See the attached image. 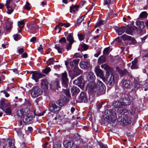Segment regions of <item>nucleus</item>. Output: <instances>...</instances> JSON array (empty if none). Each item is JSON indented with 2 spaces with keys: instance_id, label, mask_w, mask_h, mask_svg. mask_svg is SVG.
<instances>
[{
  "instance_id": "obj_1",
  "label": "nucleus",
  "mask_w": 148,
  "mask_h": 148,
  "mask_svg": "<svg viewBox=\"0 0 148 148\" xmlns=\"http://www.w3.org/2000/svg\"><path fill=\"white\" fill-rule=\"evenodd\" d=\"M103 117L104 120L110 124H114L117 119L116 112L112 109L106 110Z\"/></svg>"
},
{
  "instance_id": "obj_2",
  "label": "nucleus",
  "mask_w": 148,
  "mask_h": 148,
  "mask_svg": "<svg viewBox=\"0 0 148 148\" xmlns=\"http://www.w3.org/2000/svg\"><path fill=\"white\" fill-rule=\"evenodd\" d=\"M97 85H96L94 82L90 85L89 84V88L95 92H99L104 90L106 87L105 85L101 81L97 80Z\"/></svg>"
},
{
  "instance_id": "obj_3",
  "label": "nucleus",
  "mask_w": 148,
  "mask_h": 148,
  "mask_svg": "<svg viewBox=\"0 0 148 148\" xmlns=\"http://www.w3.org/2000/svg\"><path fill=\"white\" fill-rule=\"evenodd\" d=\"M10 106V103L5 101L3 99L0 100V108L8 115H10L12 113V110Z\"/></svg>"
},
{
  "instance_id": "obj_4",
  "label": "nucleus",
  "mask_w": 148,
  "mask_h": 148,
  "mask_svg": "<svg viewBox=\"0 0 148 148\" xmlns=\"http://www.w3.org/2000/svg\"><path fill=\"white\" fill-rule=\"evenodd\" d=\"M102 80L107 84L110 86L113 85L114 83V76L111 73H106L105 77H104Z\"/></svg>"
},
{
  "instance_id": "obj_5",
  "label": "nucleus",
  "mask_w": 148,
  "mask_h": 148,
  "mask_svg": "<svg viewBox=\"0 0 148 148\" xmlns=\"http://www.w3.org/2000/svg\"><path fill=\"white\" fill-rule=\"evenodd\" d=\"M42 93V90L38 87L34 86L32 89L31 96L34 98L41 95Z\"/></svg>"
},
{
  "instance_id": "obj_6",
  "label": "nucleus",
  "mask_w": 148,
  "mask_h": 148,
  "mask_svg": "<svg viewBox=\"0 0 148 148\" xmlns=\"http://www.w3.org/2000/svg\"><path fill=\"white\" fill-rule=\"evenodd\" d=\"M28 27L32 33H36L39 29V26L34 22H31L28 25Z\"/></svg>"
},
{
  "instance_id": "obj_7",
  "label": "nucleus",
  "mask_w": 148,
  "mask_h": 148,
  "mask_svg": "<svg viewBox=\"0 0 148 148\" xmlns=\"http://www.w3.org/2000/svg\"><path fill=\"white\" fill-rule=\"evenodd\" d=\"M61 79L62 84L65 88H66L68 86L69 79L67 77V73L66 71L62 74Z\"/></svg>"
},
{
  "instance_id": "obj_8",
  "label": "nucleus",
  "mask_w": 148,
  "mask_h": 148,
  "mask_svg": "<svg viewBox=\"0 0 148 148\" xmlns=\"http://www.w3.org/2000/svg\"><path fill=\"white\" fill-rule=\"evenodd\" d=\"M61 108L55 103H51L50 105L49 110L54 113L58 112L61 110Z\"/></svg>"
},
{
  "instance_id": "obj_9",
  "label": "nucleus",
  "mask_w": 148,
  "mask_h": 148,
  "mask_svg": "<svg viewBox=\"0 0 148 148\" xmlns=\"http://www.w3.org/2000/svg\"><path fill=\"white\" fill-rule=\"evenodd\" d=\"M25 115L23 116V121L25 123H27L30 121V117L29 116L28 114L30 112V111L28 108H25Z\"/></svg>"
},
{
  "instance_id": "obj_10",
  "label": "nucleus",
  "mask_w": 148,
  "mask_h": 148,
  "mask_svg": "<svg viewBox=\"0 0 148 148\" xmlns=\"http://www.w3.org/2000/svg\"><path fill=\"white\" fill-rule=\"evenodd\" d=\"M45 75L39 72H35L32 75V79L34 80L36 82H37L38 79L40 78L44 77Z\"/></svg>"
},
{
  "instance_id": "obj_11",
  "label": "nucleus",
  "mask_w": 148,
  "mask_h": 148,
  "mask_svg": "<svg viewBox=\"0 0 148 148\" xmlns=\"http://www.w3.org/2000/svg\"><path fill=\"white\" fill-rule=\"evenodd\" d=\"M95 78V76L93 74V73L91 72H89L88 73L87 77V79L89 82L88 84V87H89V84H90V85H91L93 83Z\"/></svg>"
},
{
  "instance_id": "obj_12",
  "label": "nucleus",
  "mask_w": 148,
  "mask_h": 148,
  "mask_svg": "<svg viewBox=\"0 0 148 148\" xmlns=\"http://www.w3.org/2000/svg\"><path fill=\"white\" fill-rule=\"evenodd\" d=\"M113 105L115 108L120 109L123 108L126 106V104L124 102H121L119 101H114Z\"/></svg>"
},
{
  "instance_id": "obj_13",
  "label": "nucleus",
  "mask_w": 148,
  "mask_h": 148,
  "mask_svg": "<svg viewBox=\"0 0 148 148\" xmlns=\"http://www.w3.org/2000/svg\"><path fill=\"white\" fill-rule=\"evenodd\" d=\"M74 84L79 86H83L84 84V80L81 77H79L77 79L73 81Z\"/></svg>"
},
{
  "instance_id": "obj_14",
  "label": "nucleus",
  "mask_w": 148,
  "mask_h": 148,
  "mask_svg": "<svg viewBox=\"0 0 148 148\" xmlns=\"http://www.w3.org/2000/svg\"><path fill=\"white\" fill-rule=\"evenodd\" d=\"M131 118L130 116L127 115L124 116L123 117V123L125 125H127L131 123Z\"/></svg>"
},
{
  "instance_id": "obj_15",
  "label": "nucleus",
  "mask_w": 148,
  "mask_h": 148,
  "mask_svg": "<svg viewBox=\"0 0 148 148\" xmlns=\"http://www.w3.org/2000/svg\"><path fill=\"white\" fill-rule=\"evenodd\" d=\"M79 99L82 102H86L87 101V98L86 93L84 92H82L80 94Z\"/></svg>"
},
{
  "instance_id": "obj_16",
  "label": "nucleus",
  "mask_w": 148,
  "mask_h": 148,
  "mask_svg": "<svg viewBox=\"0 0 148 148\" xmlns=\"http://www.w3.org/2000/svg\"><path fill=\"white\" fill-rule=\"evenodd\" d=\"M79 65L82 69H86L90 67V64L88 62L82 61L80 63Z\"/></svg>"
},
{
  "instance_id": "obj_17",
  "label": "nucleus",
  "mask_w": 148,
  "mask_h": 148,
  "mask_svg": "<svg viewBox=\"0 0 148 148\" xmlns=\"http://www.w3.org/2000/svg\"><path fill=\"white\" fill-rule=\"evenodd\" d=\"M41 88L45 90L49 88L48 83L46 80L41 79Z\"/></svg>"
},
{
  "instance_id": "obj_18",
  "label": "nucleus",
  "mask_w": 148,
  "mask_h": 148,
  "mask_svg": "<svg viewBox=\"0 0 148 148\" xmlns=\"http://www.w3.org/2000/svg\"><path fill=\"white\" fill-rule=\"evenodd\" d=\"M121 84H123V87L128 88L130 86V82L129 80L123 79L122 80Z\"/></svg>"
},
{
  "instance_id": "obj_19",
  "label": "nucleus",
  "mask_w": 148,
  "mask_h": 148,
  "mask_svg": "<svg viewBox=\"0 0 148 148\" xmlns=\"http://www.w3.org/2000/svg\"><path fill=\"white\" fill-rule=\"evenodd\" d=\"M95 71L97 76H99L102 79H103L104 77L103 71L101 70L99 68H97L95 69Z\"/></svg>"
},
{
  "instance_id": "obj_20",
  "label": "nucleus",
  "mask_w": 148,
  "mask_h": 148,
  "mask_svg": "<svg viewBox=\"0 0 148 148\" xmlns=\"http://www.w3.org/2000/svg\"><path fill=\"white\" fill-rule=\"evenodd\" d=\"M123 100H126L128 103V105H130L131 103V100L130 99L129 97H128V95L126 94H123L122 96Z\"/></svg>"
},
{
  "instance_id": "obj_21",
  "label": "nucleus",
  "mask_w": 148,
  "mask_h": 148,
  "mask_svg": "<svg viewBox=\"0 0 148 148\" xmlns=\"http://www.w3.org/2000/svg\"><path fill=\"white\" fill-rule=\"evenodd\" d=\"M59 82L58 80H56L54 82L51 83V87L54 89H58L60 87L59 85Z\"/></svg>"
},
{
  "instance_id": "obj_22",
  "label": "nucleus",
  "mask_w": 148,
  "mask_h": 148,
  "mask_svg": "<svg viewBox=\"0 0 148 148\" xmlns=\"http://www.w3.org/2000/svg\"><path fill=\"white\" fill-rule=\"evenodd\" d=\"M25 110V108L18 110L16 112L17 115L21 117L25 115V112H26V111Z\"/></svg>"
},
{
  "instance_id": "obj_23",
  "label": "nucleus",
  "mask_w": 148,
  "mask_h": 148,
  "mask_svg": "<svg viewBox=\"0 0 148 148\" xmlns=\"http://www.w3.org/2000/svg\"><path fill=\"white\" fill-rule=\"evenodd\" d=\"M125 30L126 33L130 34H132L134 31V29L132 27L129 26L125 29Z\"/></svg>"
},
{
  "instance_id": "obj_24",
  "label": "nucleus",
  "mask_w": 148,
  "mask_h": 148,
  "mask_svg": "<svg viewBox=\"0 0 148 148\" xmlns=\"http://www.w3.org/2000/svg\"><path fill=\"white\" fill-rule=\"evenodd\" d=\"M125 30V27H123L118 28L116 30V31L119 35H121L124 33Z\"/></svg>"
},
{
  "instance_id": "obj_25",
  "label": "nucleus",
  "mask_w": 148,
  "mask_h": 148,
  "mask_svg": "<svg viewBox=\"0 0 148 148\" xmlns=\"http://www.w3.org/2000/svg\"><path fill=\"white\" fill-rule=\"evenodd\" d=\"M122 38L124 40H132L133 41L134 39L131 37V36H129L126 34H124L121 36Z\"/></svg>"
},
{
  "instance_id": "obj_26",
  "label": "nucleus",
  "mask_w": 148,
  "mask_h": 148,
  "mask_svg": "<svg viewBox=\"0 0 148 148\" xmlns=\"http://www.w3.org/2000/svg\"><path fill=\"white\" fill-rule=\"evenodd\" d=\"M79 92V89L76 86H73L71 89V93L72 95H74Z\"/></svg>"
},
{
  "instance_id": "obj_27",
  "label": "nucleus",
  "mask_w": 148,
  "mask_h": 148,
  "mask_svg": "<svg viewBox=\"0 0 148 148\" xmlns=\"http://www.w3.org/2000/svg\"><path fill=\"white\" fill-rule=\"evenodd\" d=\"M61 117L59 114H56V117L53 119V124H57L58 122L60 121L61 119Z\"/></svg>"
},
{
  "instance_id": "obj_28",
  "label": "nucleus",
  "mask_w": 148,
  "mask_h": 148,
  "mask_svg": "<svg viewBox=\"0 0 148 148\" xmlns=\"http://www.w3.org/2000/svg\"><path fill=\"white\" fill-rule=\"evenodd\" d=\"M131 68L132 69H136L138 68L137 65V60L136 58L132 62V65Z\"/></svg>"
},
{
  "instance_id": "obj_29",
  "label": "nucleus",
  "mask_w": 148,
  "mask_h": 148,
  "mask_svg": "<svg viewBox=\"0 0 148 148\" xmlns=\"http://www.w3.org/2000/svg\"><path fill=\"white\" fill-rule=\"evenodd\" d=\"M136 25L141 29H143L145 27L144 22L143 21H137L136 22Z\"/></svg>"
},
{
  "instance_id": "obj_30",
  "label": "nucleus",
  "mask_w": 148,
  "mask_h": 148,
  "mask_svg": "<svg viewBox=\"0 0 148 148\" xmlns=\"http://www.w3.org/2000/svg\"><path fill=\"white\" fill-rule=\"evenodd\" d=\"M66 39L71 44H73L74 41L73 38V35L71 34H69L68 36L66 37Z\"/></svg>"
},
{
  "instance_id": "obj_31",
  "label": "nucleus",
  "mask_w": 148,
  "mask_h": 148,
  "mask_svg": "<svg viewBox=\"0 0 148 148\" xmlns=\"http://www.w3.org/2000/svg\"><path fill=\"white\" fill-rule=\"evenodd\" d=\"M106 62V57L104 56H102L100 57L98 60V63L99 64L103 63Z\"/></svg>"
},
{
  "instance_id": "obj_32",
  "label": "nucleus",
  "mask_w": 148,
  "mask_h": 148,
  "mask_svg": "<svg viewBox=\"0 0 148 148\" xmlns=\"http://www.w3.org/2000/svg\"><path fill=\"white\" fill-rule=\"evenodd\" d=\"M79 7V6L78 5H73L70 7V12L72 13L73 12H75L77 10Z\"/></svg>"
},
{
  "instance_id": "obj_33",
  "label": "nucleus",
  "mask_w": 148,
  "mask_h": 148,
  "mask_svg": "<svg viewBox=\"0 0 148 148\" xmlns=\"http://www.w3.org/2000/svg\"><path fill=\"white\" fill-rule=\"evenodd\" d=\"M79 61L78 60H74L70 62V66L71 67H76L79 63Z\"/></svg>"
},
{
  "instance_id": "obj_34",
  "label": "nucleus",
  "mask_w": 148,
  "mask_h": 148,
  "mask_svg": "<svg viewBox=\"0 0 148 148\" xmlns=\"http://www.w3.org/2000/svg\"><path fill=\"white\" fill-rule=\"evenodd\" d=\"M64 23H60L59 24L56 25L55 28V29L57 30V29L59 28V30L58 31V33H60V32L61 30L62 29V27H61L62 26H64Z\"/></svg>"
},
{
  "instance_id": "obj_35",
  "label": "nucleus",
  "mask_w": 148,
  "mask_h": 148,
  "mask_svg": "<svg viewBox=\"0 0 148 148\" xmlns=\"http://www.w3.org/2000/svg\"><path fill=\"white\" fill-rule=\"evenodd\" d=\"M64 145H66L67 148H70L73 146V145L71 144V142L70 141H66L64 142Z\"/></svg>"
},
{
  "instance_id": "obj_36",
  "label": "nucleus",
  "mask_w": 148,
  "mask_h": 148,
  "mask_svg": "<svg viewBox=\"0 0 148 148\" xmlns=\"http://www.w3.org/2000/svg\"><path fill=\"white\" fill-rule=\"evenodd\" d=\"M101 67L102 69H103L106 71H109L110 70V67L109 66L106 64H104L101 65Z\"/></svg>"
},
{
  "instance_id": "obj_37",
  "label": "nucleus",
  "mask_w": 148,
  "mask_h": 148,
  "mask_svg": "<svg viewBox=\"0 0 148 148\" xmlns=\"http://www.w3.org/2000/svg\"><path fill=\"white\" fill-rule=\"evenodd\" d=\"M24 25L25 23L24 22V20L18 21V26L21 29H22L24 27Z\"/></svg>"
},
{
  "instance_id": "obj_38",
  "label": "nucleus",
  "mask_w": 148,
  "mask_h": 148,
  "mask_svg": "<svg viewBox=\"0 0 148 148\" xmlns=\"http://www.w3.org/2000/svg\"><path fill=\"white\" fill-rule=\"evenodd\" d=\"M54 62V58H50L47 61V63L48 66L53 64Z\"/></svg>"
},
{
  "instance_id": "obj_39",
  "label": "nucleus",
  "mask_w": 148,
  "mask_h": 148,
  "mask_svg": "<svg viewBox=\"0 0 148 148\" xmlns=\"http://www.w3.org/2000/svg\"><path fill=\"white\" fill-rule=\"evenodd\" d=\"M147 16V13L146 12H142L139 15L140 18H146Z\"/></svg>"
},
{
  "instance_id": "obj_40",
  "label": "nucleus",
  "mask_w": 148,
  "mask_h": 148,
  "mask_svg": "<svg viewBox=\"0 0 148 148\" xmlns=\"http://www.w3.org/2000/svg\"><path fill=\"white\" fill-rule=\"evenodd\" d=\"M55 48L57 50L58 53H62L63 49L62 47L61 48L58 45H55Z\"/></svg>"
},
{
  "instance_id": "obj_41",
  "label": "nucleus",
  "mask_w": 148,
  "mask_h": 148,
  "mask_svg": "<svg viewBox=\"0 0 148 148\" xmlns=\"http://www.w3.org/2000/svg\"><path fill=\"white\" fill-rule=\"evenodd\" d=\"M24 8L28 10H29L31 9L30 4L28 2H26Z\"/></svg>"
},
{
  "instance_id": "obj_42",
  "label": "nucleus",
  "mask_w": 148,
  "mask_h": 148,
  "mask_svg": "<svg viewBox=\"0 0 148 148\" xmlns=\"http://www.w3.org/2000/svg\"><path fill=\"white\" fill-rule=\"evenodd\" d=\"M6 8L8 10L7 13L8 14H10L14 11L13 8L11 6L7 7Z\"/></svg>"
},
{
  "instance_id": "obj_43",
  "label": "nucleus",
  "mask_w": 148,
  "mask_h": 148,
  "mask_svg": "<svg viewBox=\"0 0 148 148\" xmlns=\"http://www.w3.org/2000/svg\"><path fill=\"white\" fill-rule=\"evenodd\" d=\"M126 106L125 107L123 108H121L119 110V112L121 114H123L124 113H126L127 112V110L125 108Z\"/></svg>"
},
{
  "instance_id": "obj_44",
  "label": "nucleus",
  "mask_w": 148,
  "mask_h": 148,
  "mask_svg": "<svg viewBox=\"0 0 148 148\" xmlns=\"http://www.w3.org/2000/svg\"><path fill=\"white\" fill-rule=\"evenodd\" d=\"M12 22H8L7 23L6 26V29L7 30H8L11 29L12 26Z\"/></svg>"
},
{
  "instance_id": "obj_45",
  "label": "nucleus",
  "mask_w": 148,
  "mask_h": 148,
  "mask_svg": "<svg viewBox=\"0 0 148 148\" xmlns=\"http://www.w3.org/2000/svg\"><path fill=\"white\" fill-rule=\"evenodd\" d=\"M57 104L59 105L60 106H62L64 105V102L63 99H61L59 100L57 103Z\"/></svg>"
},
{
  "instance_id": "obj_46",
  "label": "nucleus",
  "mask_w": 148,
  "mask_h": 148,
  "mask_svg": "<svg viewBox=\"0 0 148 148\" xmlns=\"http://www.w3.org/2000/svg\"><path fill=\"white\" fill-rule=\"evenodd\" d=\"M85 15H84L82 16L80 18H78L77 21V23L80 24L82 22L85 17Z\"/></svg>"
},
{
  "instance_id": "obj_47",
  "label": "nucleus",
  "mask_w": 148,
  "mask_h": 148,
  "mask_svg": "<svg viewBox=\"0 0 148 148\" xmlns=\"http://www.w3.org/2000/svg\"><path fill=\"white\" fill-rule=\"evenodd\" d=\"M80 47L82 49H84L83 50H86L88 48L87 45L84 44H82L80 45Z\"/></svg>"
},
{
  "instance_id": "obj_48",
  "label": "nucleus",
  "mask_w": 148,
  "mask_h": 148,
  "mask_svg": "<svg viewBox=\"0 0 148 148\" xmlns=\"http://www.w3.org/2000/svg\"><path fill=\"white\" fill-rule=\"evenodd\" d=\"M73 138L76 140H79L80 139V136L77 133L75 134L73 136Z\"/></svg>"
},
{
  "instance_id": "obj_49",
  "label": "nucleus",
  "mask_w": 148,
  "mask_h": 148,
  "mask_svg": "<svg viewBox=\"0 0 148 148\" xmlns=\"http://www.w3.org/2000/svg\"><path fill=\"white\" fill-rule=\"evenodd\" d=\"M109 49V47L106 48L103 51V54L106 55L110 53Z\"/></svg>"
},
{
  "instance_id": "obj_50",
  "label": "nucleus",
  "mask_w": 148,
  "mask_h": 148,
  "mask_svg": "<svg viewBox=\"0 0 148 148\" xmlns=\"http://www.w3.org/2000/svg\"><path fill=\"white\" fill-rule=\"evenodd\" d=\"M51 70L50 67H47L43 70V72L44 73L47 74Z\"/></svg>"
},
{
  "instance_id": "obj_51",
  "label": "nucleus",
  "mask_w": 148,
  "mask_h": 148,
  "mask_svg": "<svg viewBox=\"0 0 148 148\" xmlns=\"http://www.w3.org/2000/svg\"><path fill=\"white\" fill-rule=\"evenodd\" d=\"M63 91L66 95L67 96L69 97L70 96V92L69 89L66 88V89H64Z\"/></svg>"
},
{
  "instance_id": "obj_52",
  "label": "nucleus",
  "mask_w": 148,
  "mask_h": 148,
  "mask_svg": "<svg viewBox=\"0 0 148 148\" xmlns=\"http://www.w3.org/2000/svg\"><path fill=\"white\" fill-rule=\"evenodd\" d=\"M81 71L79 69L77 70L74 72V74L75 75V76H76L80 74Z\"/></svg>"
},
{
  "instance_id": "obj_53",
  "label": "nucleus",
  "mask_w": 148,
  "mask_h": 148,
  "mask_svg": "<svg viewBox=\"0 0 148 148\" xmlns=\"http://www.w3.org/2000/svg\"><path fill=\"white\" fill-rule=\"evenodd\" d=\"M104 21L100 20L99 22L97 23L96 25V27H98L99 26H100L104 24Z\"/></svg>"
},
{
  "instance_id": "obj_54",
  "label": "nucleus",
  "mask_w": 148,
  "mask_h": 148,
  "mask_svg": "<svg viewBox=\"0 0 148 148\" xmlns=\"http://www.w3.org/2000/svg\"><path fill=\"white\" fill-rule=\"evenodd\" d=\"M12 0H7L5 5L6 7L10 6V5L11 3H12Z\"/></svg>"
},
{
  "instance_id": "obj_55",
  "label": "nucleus",
  "mask_w": 148,
  "mask_h": 148,
  "mask_svg": "<svg viewBox=\"0 0 148 148\" xmlns=\"http://www.w3.org/2000/svg\"><path fill=\"white\" fill-rule=\"evenodd\" d=\"M111 0H104V5H109L111 3Z\"/></svg>"
},
{
  "instance_id": "obj_56",
  "label": "nucleus",
  "mask_w": 148,
  "mask_h": 148,
  "mask_svg": "<svg viewBox=\"0 0 148 148\" xmlns=\"http://www.w3.org/2000/svg\"><path fill=\"white\" fill-rule=\"evenodd\" d=\"M66 40L65 38L62 37L60 39L59 41V42L61 44H62L63 43H65L66 42Z\"/></svg>"
},
{
  "instance_id": "obj_57",
  "label": "nucleus",
  "mask_w": 148,
  "mask_h": 148,
  "mask_svg": "<svg viewBox=\"0 0 148 148\" xmlns=\"http://www.w3.org/2000/svg\"><path fill=\"white\" fill-rule=\"evenodd\" d=\"M78 37L80 40H83L84 38V36L82 34H78Z\"/></svg>"
},
{
  "instance_id": "obj_58",
  "label": "nucleus",
  "mask_w": 148,
  "mask_h": 148,
  "mask_svg": "<svg viewBox=\"0 0 148 148\" xmlns=\"http://www.w3.org/2000/svg\"><path fill=\"white\" fill-rule=\"evenodd\" d=\"M15 40H18L20 39V38L18 36V34H15L13 36Z\"/></svg>"
},
{
  "instance_id": "obj_59",
  "label": "nucleus",
  "mask_w": 148,
  "mask_h": 148,
  "mask_svg": "<svg viewBox=\"0 0 148 148\" xmlns=\"http://www.w3.org/2000/svg\"><path fill=\"white\" fill-rule=\"evenodd\" d=\"M72 44H71L69 43V44L66 45V49L67 51H69L71 49Z\"/></svg>"
},
{
  "instance_id": "obj_60",
  "label": "nucleus",
  "mask_w": 148,
  "mask_h": 148,
  "mask_svg": "<svg viewBox=\"0 0 148 148\" xmlns=\"http://www.w3.org/2000/svg\"><path fill=\"white\" fill-rule=\"evenodd\" d=\"M9 143V146L10 147V148H15L14 145L13 144H12L11 142L10 141H8Z\"/></svg>"
},
{
  "instance_id": "obj_61",
  "label": "nucleus",
  "mask_w": 148,
  "mask_h": 148,
  "mask_svg": "<svg viewBox=\"0 0 148 148\" xmlns=\"http://www.w3.org/2000/svg\"><path fill=\"white\" fill-rule=\"evenodd\" d=\"M128 113L130 115H133L134 113V111L132 109H130L128 111Z\"/></svg>"
},
{
  "instance_id": "obj_62",
  "label": "nucleus",
  "mask_w": 148,
  "mask_h": 148,
  "mask_svg": "<svg viewBox=\"0 0 148 148\" xmlns=\"http://www.w3.org/2000/svg\"><path fill=\"white\" fill-rule=\"evenodd\" d=\"M1 92H3L5 95V96L7 97H8L10 96L9 94L7 92H6L5 91H1Z\"/></svg>"
},
{
  "instance_id": "obj_63",
  "label": "nucleus",
  "mask_w": 148,
  "mask_h": 148,
  "mask_svg": "<svg viewBox=\"0 0 148 148\" xmlns=\"http://www.w3.org/2000/svg\"><path fill=\"white\" fill-rule=\"evenodd\" d=\"M18 52L19 54H21L24 51V49L23 48H21L18 49Z\"/></svg>"
},
{
  "instance_id": "obj_64",
  "label": "nucleus",
  "mask_w": 148,
  "mask_h": 148,
  "mask_svg": "<svg viewBox=\"0 0 148 148\" xmlns=\"http://www.w3.org/2000/svg\"><path fill=\"white\" fill-rule=\"evenodd\" d=\"M27 55L26 53H24L21 55V58H26Z\"/></svg>"
}]
</instances>
